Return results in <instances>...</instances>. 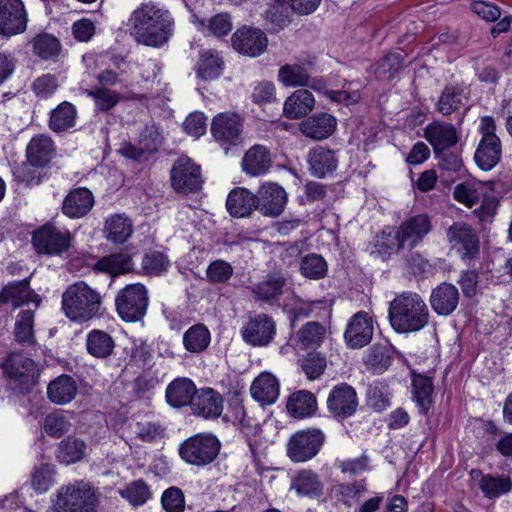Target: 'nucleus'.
Listing matches in <instances>:
<instances>
[{
    "label": "nucleus",
    "mask_w": 512,
    "mask_h": 512,
    "mask_svg": "<svg viewBox=\"0 0 512 512\" xmlns=\"http://www.w3.org/2000/svg\"><path fill=\"white\" fill-rule=\"evenodd\" d=\"M389 321L397 333L417 332L428 324L429 310L419 294L403 292L390 302Z\"/></svg>",
    "instance_id": "f257e3e1"
},
{
    "label": "nucleus",
    "mask_w": 512,
    "mask_h": 512,
    "mask_svg": "<svg viewBox=\"0 0 512 512\" xmlns=\"http://www.w3.org/2000/svg\"><path fill=\"white\" fill-rule=\"evenodd\" d=\"M102 296L85 282L79 281L67 287L62 294L61 307L72 322L82 324L99 314Z\"/></svg>",
    "instance_id": "f03ea898"
},
{
    "label": "nucleus",
    "mask_w": 512,
    "mask_h": 512,
    "mask_svg": "<svg viewBox=\"0 0 512 512\" xmlns=\"http://www.w3.org/2000/svg\"><path fill=\"white\" fill-rule=\"evenodd\" d=\"M99 496L88 482L75 481L58 491L55 510L58 512H97Z\"/></svg>",
    "instance_id": "7ed1b4c3"
},
{
    "label": "nucleus",
    "mask_w": 512,
    "mask_h": 512,
    "mask_svg": "<svg viewBox=\"0 0 512 512\" xmlns=\"http://www.w3.org/2000/svg\"><path fill=\"white\" fill-rule=\"evenodd\" d=\"M128 22L138 32H171L175 24L170 11L156 2L142 3L131 13Z\"/></svg>",
    "instance_id": "20e7f679"
},
{
    "label": "nucleus",
    "mask_w": 512,
    "mask_h": 512,
    "mask_svg": "<svg viewBox=\"0 0 512 512\" xmlns=\"http://www.w3.org/2000/svg\"><path fill=\"white\" fill-rule=\"evenodd\" d=\"M221 443L209 433H198L183 441L179 447L180 457L188 464L206 466L218 456Z\"/></svg>",
    "instance_id": "39448f33"
},
{
    "label": "nucleus",
    "mask_w": 512,
    "mask_h": 512,
    "mask_svg": "<svg viewBox=\"0 0 512 512\" xmlns=\"http://www.w3.org/2000/svg\"><path fill=\"white\" fill-rule=\"evenodd\" d=\"M148 304V292L141 283L126 285L115 298L117 313L126 322L141 320L146 314Z\"/></svg>",
    "instance_id": "423d86ee"
},
{
    "label": "nucleus",
    "mask_w": 512,
    "mask_h": 512,
    "mask_svg": "<svg viewBox=\"0 0 512 512\" xmlns=\"http://www.w3.org/2000/svg\"><path fill=\"white\" fill-rule=\"evenodd\" d=\"M54 151V144L50 137L43 134L33 137L26 149L29 165L24 164L19 169L21 180L27 184L38 183L39 178L32 175L30 166L45 167L51 161Z\"/></svg>",
    "instance_id": "0eeeda50"
},
{
    "label": "nucleus",
    "mask_w": 512,
    "mask_h": 512,
    "mask_svg": "<svg viewBox=\"0 0 512 512\" xmlns=\"http://www.w3.org/2000/svg\"><path fill=\"white\" fill-rule=\"evenodd\" d=\"M324 442V434L319 429L302 430L295 433L287 444V455L295 463L314 458Z\"/></svg>",
    "instance_id": "6e6552de"
},
{
    "label": "nucleus",
    "mask_w": 512,
    "mask_h": 512,
    "mask_svg": "<svg viewBox=\"0 0 512 512\" xmlns=\"http://www.w3.org/2000/svg\"><path fill=\"white\" fill-rule=\"evenodd\" d=\"M172 188L182 194L198 191L202 187L201 168L187 156L179 157L170 172Z\"/></svg>",
    "instance_id": "1a4fd4ad"
},
{
    "label": "nucleus",
    "mask_w": 512,
    "mask_h": 512,
    "mask_svg": "<svg viewBox=\"0 0 512 512\" xmlns=\"http://www.w3.org/2000/svg\"><path fill=\"white\" fill-rule=\"evenodd\" d=\"M71 238L69 230L46 224L34 233L33 245L39 253L58 255L69 248Z\"/></svg>",
    "instance_id": "9d476101"
},
{
    "label": "nucleus",
    "mask_w": 512,
    "mask_h": 512,
    "mask_svg": "<svg viewBox=\"0 0 512 512\" xmlns=\"http://www.w3.org/2000/svg\"><path fill=\"white\" fill-rule=\"evenodd\" d=\"M448 243L463 259H472L479 252V239L471 225L465 222L453 223L446 232Z\"/></svg>",
    "instance_id": "9b49d317"
},
{
    "label": "nucleus",
    "mask_w": 512,
    "mask_h": 512,
    "mask_svg": "<svg viewBox=\"0 0 512 512\" xmlns=\"http://www.w3.org/2000/svg\"><path fill=\"white\" fill-rule=\"evenodd\" d=\"M432 230L431 219L426 214L412 216L401 223L396 231L401 249L418 246Z\"/></svg>",
    "instance_id": "f8f14e48"
},
{
    "label": "nucleus",
    "mask_w": 512,
    "mask_h": 512,
    "mask_svg": "<svg viewBox=\"0 0 512 512\" xmlns=\"http://www.w3.org/2000/svg\"><path fill=\"white\" fill-rule=\"evenodd\" d=\"M358 397L355 389L342 383L331 389L327 398V408L334 417L345 419L351 417L357 410Z\"/></svg>",
    "instance_id": "ddd939ff"
},
{
    "label": "nucleus",
    "mask_w": 512,
    "mask_h": 512,
    "mask_svg": "<svg viewBox=\"0 0 512 512\" xmlns=\"http://www.w3.org/2000/svg\"><path fill=\"white\" fill-rule=\"evenodd\" d=\"M374 333L372 317L365 311H359L348 321L344 340L348 347L359 349L370 343Z\"/></svg>",
    "instance_id": "4468645a"
},
{
    "label": "nucleus",
    "mask_w": 512,
    "mask_h": 512,
    "mask_svg": "<svg viewBox=\"0 0 512 512\" xmlns=\"http://www.w3.org/2000/svg\"><path fill=\"white\" fill-rule=\"evenodd\" d=\"M275 332V322L267 314H259L250 318L241 329L243 340L253 346L269 344Z\"/></svg>",
    "instance_id": "2eb2a0df"
},
{
    "label": "nucleus",
    "mask_w": 512,
    "mask_h": 512,
    "mask_svg": "<svg viewBox=\"0 0 512 512\" xmlns=\"http://www.w3.org/2000/svg\"><path fill=\"white\" fill-rule=\"evenodd\" d=\"M27 22L21 0H0V32H25Z\"/></svg>",
    "instance_id": "dca6fc26"
},
{
    "label": "nucleus",
    "mask_w": 512,
    "mask_h": 512,
    "mask_svg": "<svg viewBox=\"0 0 512 512\" xmlns=\"http://www.w3.org/2000/svg\"><path fill=\"white\" fill-rule=\"evenodd\" d=\"M257 210L264 216L277 217L287 204L286 191L275 183L262 185L259 190Z\"/></svg>",
    "instance_id": "f3484780"
},
{
    "label": "nucleus",
    "mask_w": 512,
    "mask_h": 512,
    "mask_svg": "<svg viewBox=\"0 0 512 512\" xmlns=\"http://www.w3.org/2000/svg\"><path fill=\"white\" fill-rule=\"evenodd\" d=\"M162 144V136L155 125L145 126L140 133L138 145H127L122 149L123 155L133 160H142L157 151Z\"/></svg>",
    "instance_id": "a211bd4d"
},
{
    "label": "nucleus",
    "mask_w": 512,
    "mask_h": 512,
    "mask_svg": "<svg viewBox=\"0 0 512 512\" xmlns=\"http://www.w3.org/2000/svg\"><path fill=\"white\" fill-rule=\"evenodd\" d=\"M211 132L222 145L236 144L241 132L240 118L233 113H220L213 119Z\"/></svg>",
    "instance_id": "6ab92c4d"
},
{
    "label": "nucleus",
    "mask_w": 512,
    "mask_h": 512,
    "mask_svg": "<svg viewBox=\"0 0 512 512\" xmlns=\"http://www.w3.org/2000/svg\"><path fill=\"white\" fill-rule=\"evenodd\" d=\"M94 205V196L87 188L71 190L64 198L62 212L71 219H79L89 213Z\"/></svg>",
    "instance_id": "aec40b11"
},
{
    "label": "nucleus",
    "mask_w": 512,
    "mask_h": 512,
    "mask_svg": "<svg viewBox=\"0 0 512 512\" xmlns=\"http://www.w3.org/2000/svg\"><path fill=\"white\" fill-rule=\"evenodd\" d=\"M197 389L194 382L186 377H179L168 384L165 397L167 403L174 408L192 406Z\"/></svg>",
    "instance_id": "412c9836"
},
{
    "label": "nucleus",
    "mask_w": 512,
    "mask_h": 512,
    "mask_svg": "<svg viewBox=\"0 0 512 512\" xmlns=\"http://www.w3.org/2000/svg\"><path fill=\"white\" fill-rule=\"evenodd\" d=\"M192 410L204 418H218L223 411V398L212 388L197 391L191 406Z\"/></svg>",
    "instance_id": "4be33fe9"
},
{
    "label": "nucleus",
    "mask_w": 512,
    "mask_h": 512,
    "mask_svg": "<svg viewBox=\"0 0 512 512\" xmlns=\"http://www.w3.org/2000/svg\"><path fill=\"white\" fill-rule=\"evenodd\" d=\"M458 303L459 292L453 284L444 282L432 290L430 304L438 315H450L457 308Z\"/></svg>",
    "instance_id": "5701e85b"
},
{
    "label": "nucleus",
    "mask_w": 512,
    "mask_h": 512,
    "mask_svg": "<svg viewBox=\"0 0 512 512\" xmlns=\"http://www.w3.org/2000/svg\"><path fill=\"white\" fill-rule=\"evenodd\" d=\"M78 394L76 380L67 374H62L52 380L47 386L48 399L55 405H66L73 401Z\"/></svg>",
    "instance_id": "b1692460"
},
{
    "label": "nucleus",
    "mask_w": 512,
    "mask_h": 512,
    "mask_svg": "<svg viewBox=\"0 0 512 512\" xmlns=\"http://www.w3.org/2000/svg\"><path fill=\"white\" fill-rule=\"evenodd\" d=\"M258 197L243 187L233 189L226 201L229 214L233 217H247L257 209Z\"/></svg>",
    "instance_id": "393cba45"
},
{
    "label": "nucleus",
    "mask_w": 512,
    "mask_h": 512,
    "mask_svg": "<svg viewBox=\"0 0 512 512\" xmlns=\"http://www.w3.org/2000/svg\"><path fill=\"white\" fill-rule=\"evenodd\" d=\"M336 119L328 113H318L300 123V131L314 140H322L330 136L336 128Z\"/></svg>",
    "instance_id": "a878e982"
},
{
    "label": "nucleus",
    "mask_w": 512,
    "mask_h": 512,
    "mask_svg": "<svg viewBox=\"0 0 512 512\" xmlns=\"http://www.w3.org/2000/svg\"><path fill=\"white\" fill-rule=\"evenodd\" d=\"M308 164L311 173L319 178L332 174L338 166L335 152L323 146H317L308 154Z\"/></svg>",
    "instance_id": "bb28decb"
},
{
    "label": "nucleus",
    "mask_w": 512,
    "mask_h": 512,
    "mask_svg": "<svg viewBox=\"0 0 512 512\" xmlns=\"http://www.w3.org/2000/svg\"><path fill=\"white\" fill-rule=\"evenodd\" d=\"M426 140L433 146L435 153L454 146L458 141L455 128L450 124L435 122L424 131Z\"/></svg>",
    "instance_id": "cd10ccee"
},
{
    "label": "nucleus",
    "mask_w": 512,
    "mask_h": 512,
    "mask_svg": "<svg viewBox=\"0 0 512 512\" xmlns=\"http://www.w3.org/2000/svg\"><path fill=\"white\" fill-rule=\"evenodd\" d=\"M4 370L9 378L20 380L24 384L33 382L36 373L34 361L19 353L8 356L4 363Z\"/></svg>",
    "instance_id": "c85d7f7f"
},
{
    "label": "nucleus",
    "mask_w": 512,
    "mask_h": 512,
    "mask_svg": "<svg viewBox=\"0 0 512 512\" xmlns=\"http://www.w3.org/2000/svg\"><path fill=\"white\" fill-rule=\"evenodd\" d=\"M251 396L262 405L273 404L279 396V383L271 373H261L252 382L250 387Z\"/></svg>",
    "instance_id": "c756f323"
},
{
    "label": "nucleus",
    "mask_w": 512,
    "mask_h": 512,
    "mask_svg": "<svg viewBox=\"0 0 512 512\" xmlns=\"http://www.w3.org/2000/svg\"><path fill=\"white\" fill-rule=\"evenodd\" d=\"M103 231L109 242L123 244L132 236L134 226L125 214H113L106 219Z\"/></svg>",
    "instance_id": "7c9ffc66"
},
{
    "label": "nucleus",
    "mask_w": 512,
    "mask_h": 512,
    "mask_svg": "<svg viewBox=\"0 0 512 512\" xmlns=\"http://www.w3.org/2000/svg\"><path fill=\"white\" fill-rule=\"evenodd\" d=\"M502 146L500 139H481L474 154L477 166L483 171H490L501 160Z\"/></svg>",
    "instance_id": "2f4dec72"
},
{
    "label": "nucleus",
    "mask_w": 512,
    "mask_h": 512,
    "mask_svg": "<svg viewBox=\"0 0 512 512\" xmlns=\"http://www.w3.org/2000/svg\"><path fill=\"white\" fill-rule=\"evenodd\" d=\"M314 104L315 99L310 91L296 90L285 100L283 112L289 119H298L311 112Z\"/></svg>",
    "instance_id": "473e14b6"
},
{
    "label": "nucleus",
    "mask_w": 512,
    "mask_h": 512,
    "mask_svg": "<svg viewBox=\"0 0 512 512\" xmlns=\"http://www.w3.org/2000/svg\"><path fill=\"white\" fill-rule=\"evenodd\" d=\"M271 165L269 151L261 145L251 147L243 157V170L251 175L258 176L268 171Z\"/></svg>",
    "instance_id": "72a5a7b5"
},
{
    "label": "nucleus",
    "mask_w": 512,
    "mask_h": 512,
    "mask_svg": "<svg viewBox=\"0 0 512 512\" xmlns=\"http://www.w3.org/2000/svg\"><path fill=\"white\" fill-rule=\"evenodd\" d=\"M231 42L237 52L250 57L259 56L268 45L266 34H233Z\"/></svg>",
    "instance_id": "f704fd0d"
},
{
    "label": "nucleus",
    "mask_w": 512,
    "mask_h": 512,
    "mask_svg": "<svg viewBox=\"0 0 512 512\" xmlns=\"http://www.w3.org/2000/svg\"><path fill=\"white\" fill-rule=\"evenodd\" d=\"M287 410L294 418L310 417L317 410V400L311 392L300 390L289 397Z\"/></svg>",
    "instance_id": "c9c22d12"
},
{
    "label": "nucleus",
    "mask_w": 512,
    "mask_h": 512,
    "mask_svg": "<svg viewBox=\"0 0 512 512\" xmlns=\"http://www.w3.org/2000/svg\"><path fill=\"white\" fill-rule=\"evenodd\" d=\"M115 343L111 335L105 331L94 329L86 336L87 352L99 359L109 357L114 350Z\"/></svg>",
    "instance_id": "e433bc0d"
},
{
    "label": "nucleus",
    "mask_w": 512,
    "mask_h": 512,
    "mask_svg": "<svg viewBox=\"0 0 512 512\" xmlns=\"http://www.w3.org/2000/svg\"><path fill=\"white\" fill-rule=\"evenodd\" d=\"M291 488L300 496L312 498L321 495L323 485L315 472L303 469L293 477Z\"/></svg>",
    "instance_id": "4c0bfd02"
},
{
    "label": "nucleus",
    "mask_w": 512,
    "mask_h": 512,
    "mask_svg": "<svg viewBox=\"0 0 512 512\" xmlns=\"http://www.w3.org/2000/svg\"><path fill=\"white\" fill-rule=\"evenodd\" d=\"M37 295L30 289L27 280L9 283L0 293V301L2 303H11L14 307H18L24 303L34 302Z\"/></svg>",
    "instance_id": "58836bf2"
},
{
    "label": "nucleus",
    "mask_w": 512,
    "mask_h": 512,
    "mask_svg": "<svg viewBox=\"0 0 512 512\" xmlns=\"http://www.w3.org/2000/svg\"><path fill=\"white\" fill-rule=\"evenodd\" d=\"M76 118V107L72 103L64 101L52 110L49 127L55 132H63L75 126Z\"/></svg>",
    "instance_id": "ea45409f"
},
{
    "label": "nucleus",
    "mask_w": 512,
    "mask_h": 512,
    "mask_svg": "<svg viewBox=\"0 0 512 512\" xmlns=\"http://www.w3.org/2000/svg\"><path fill=\"white\" fill-rule=\"evenodd\" d=\"M210 341V331L203 324H195L183 334V345L191 353L203 352L209 346Z\"/></svg>",
    "instance_id": "a19ab883"
},
{
    "label": "nucleus",
    "mask_w": 512,
    "mask_h": 512,
    "mask_svg": "<svg viewBox=\"0 0 512 512\" xmlns=\"http://www.w3.org/2000/svg\"><path fill=\"white\" fill-rule=\"evenodd\" d=\"M393 361V348L387 345H373L367 352L364 362L375 373L386 371Z\"/></svg>",
    "instance_id": "79ce46f5"
},
{
    "label": "nucleus",
    "mask_w": 512,
    "mask_h": 512,
    "mask_svg": "<svg viewBox=\"0 0 512 512\" xmlns=\"http://www.w3.org/2000/svg\"><path fill=\"white\" fill-rule=\"evenodd\" d=\"M512 488V480L510 477L501 475L494 476L491 474L483 475L479 480V489L488 499L498 498L508 493Z\"/></svg>",
    "instance_id": "37998d69"
},
{
    "label": "nucleus",
    "mask_w": 512,
    "mask_h": 512,
    "mask_svg": "<svg viewBox=\"0 0 512 512\" xmlns=\"http://www.w3.org/2000/svg\"><path fill=\"white\" fill-rule=\"evenodd\" d=\"M223 70V60L214 51H205L201 53L196 67V74L203 80H213L218 78Z\"/></svg>",
    "instance_id": "c03bdc74"
},
{
    "label": "nucleus",
    "mask_w": 512,
    "mask_h": 512,
    "mask_svg": "<svg viewBox=\"0 0 512 512\" xmlns=\"http://www.w3.org/2000/svg\"><path fill=\"white\" fill-rule=\"evenodd\" d=\"M285 283V279L279 274H270L262 281L253 285L252 292L258 299L269 301L282 294Z\"/></svg>",
    "instance_id": "a18cd8bd"
},
{
    "label": "nucleus",
    "mask_w": 512,
    "mask_h": 512,
    "mask_svg": "<svg viewBox=\"0 0 512 512\" xmlns=\"http://www.w3.org/2000/svg\"><path fill=\"white\" fill-rule=\"evenodd\" d=\"M318 92H323L327 95L332 101L335 102H343L346 105H351L357 103L361 96L359 89H353L352 83H349L347 87H344L343 90L340 91H332L326 90L325 85L321 80L311 78L309 76V84L307 85Z\"/></svg>",
    "instance_id": "49530a36"
},
{
    "label": "nucleus",
    "mask_w": 512,
    "mask_h": 512,
    "mask_svg": "<svg viewBox=\"0 0 512 512\" xmlns=\"http://www.w3.org/2000/svg\"><path fill=\"white\" fill-rule=\"evenodd\" d=\"M86 443L78 438L68 437L60 442L57 458L61 463L72 464L80 461L86 454Z\"/></svg>",
    "instance_id": "de8ad7c7"
},
{
    "label": "nucleus",
    "mask_w": 512,
    "mask_h": 512,
    "mask_svg": "<svg viewBox=\"0 0 512 512\" xmlns=\"http://www.w3.org/2000/svg\"><path fill=\"white\" fill-rule=\"evenodd\" d=\"M309 73L303 64H286L278 71V81L286 87L306 86Z\"/></svg>",
    "instance_id": "09e8293b"
},
{
    "label": "nucleus",
    "mask_w": 512,
    "mask_h": 512,
    "mask_svg": "<svg viewBox=\"0 0 512 512\" xmlns=\"http://www.w3.org/2000/svg\"><path fill=\"white\" fill-rule=\"evenodd\" d=\"M119 494L135 507L144 505L152 497L150 486L143 479L126 484Z\"/></svg>",
    "instance_id": "8fccbe9b"
},
{
    "label": "nucleus",
    "mask_w": 512,
    "mask_h": 512,
    "mask_svg": "<svg viewBox=\"0 0 512 512\" xmlns=\"http://www.w3.org/2000/svg\"><path fill=\"white\" fill-rule=\"evenodd\" d=\"M413 397L423 412L429 410L432 404L433 384L430 377L417 374L412 379Z\"/></svg>",
    "instance_id": "3c124183"
},
{
    "label": "nucleus",
    "mask_w": 512,
    "mask_h": 512,
    "mask_svg": "<svg viewBox=\"0 0 512 512\" xmlns=\"http://www.w3.org/2000/svg\"><path fill=\"white\" fill-rule=\"evenodd\" d=\"M326 335V328L319 322L306 323L297 333V340L302 348H316L321 345Z\"/></svg>",
    "instance_id": "603ef678"
},
{
    "label": "nucleus",
    "mask_w": 512,
    "mask_h": 512,
    "mask_svg": "<svg viewBox=\"0 0 512 512\" xmlns=\"http://www.w3.org/2000/svg\"><path fill=\"white\" fill-rule=\"evenodd\" d=\"M97 267L112 275L130 272L133 268L132 258L124 253L112 254L101 258Z\"/></svg>",
    "instance_id": "864d4df0"
},
{
    "label": "nucleus",
    "mask_w": 512,
    "mask_h": 512,
    "mask_svg": "<svg viewBox=\"0 0 512 512\" xmlns=\"http://www.w3.org/2000/svg\"><path fill=\"white\" fill-rule=\"evenodd\" d=\"M389 386L383 381H374L367 389V402L376 411H383L390 406Z\"/></svg>",
    "instance_id": "5fc2aeb1"
},
{
    "label": "nucleus",
    "mask_w": 512,
    "mask_h": 512,
    "mask_svg": "<svg viewBox=\"0 0 512 512\" xmlns=\"http://www.w3.org/2000/svg\"><path fill=\"white\" fill-rule=\"evenodd\" d=\"M337 499L348 507L357 504L366 492L364 480L354 483H342L335 487Z\"/></svg>",
    "instance_id": "6e6d98bb"
},
{
    "label": "nucleus",
    "mask_w": 512,
    "mask_h": 512,
    "mask_svg": "<svg viewBox=\"0 0 512 512\" xmlns=\"http://www.w3.org/2000/svg\"><path fill=\"white\" fill-rule=\"evenodd\" d=\"M170 261L159 251H149L142 258V271L145 275L158 276L168 270Z\"/></svg>",
    "instance_id": "4d7b16f0"
},
{
    "label": "nucleus",
    "mask_w": 512,
    "mask_h": 512,
    "mask_svg": "<svg viewBox=\"0 0 512 512\" xmlns=\"http://www.w3.org/2000/svg\"><path fill=\"white\" fill-rule=\"evenodd\" d=\"M33 321L34 313L32 310H22L15 323V338L20 343H33Z\"/></svg>",
    "instance_id": "13d9d810"
},
{
    "label": "nucleus",
    "mask_w": 512,
    "mask_h": 512,
    "mask_svg": "<svg viewBox=\"0 0 512 512\" xmlns=\"http://www.w3.org/2000/svg\"><path fill=\"white\" fill-rule=\"evenodd\" d=\"M465 99L466 97L463 94L462 90L454 87H447L442 92L438 100V110L443 115H449L458 108H460L464 104L463 101Z\"/></svg>",
    "instance_id": "bf43d9fd"
},
{
    "label": "nucleus",
    "mask_w": 512,
    "mask_h": 512,
    "mask_svg": "<svg viewBox=\"0 0 512 512\" xmlns=\"http://www.w3.org/2000/svg\"><path fill=\"white\" fill-rule=\"evenodd\" d=\"M34 52L43 59L55 57L60 52V42L52 34H37L33 42Z\"/></svg>",
    "instance_id": "052dcab7"
},
{
    "label": "nucleus",
    "mask_w": 512,
    "mask_h": 512,
    "mask_svg": "<svg viewBox=\"0 0 512 512\" xmlns=\"http://www.w3.org/2000/svg\"><path fill=\"white\" fill-rule=\"evenodd\" d=\"M300 271L307 278L320 279L327 271V264L320 255L310 254L302 258Z\"/></svg>",
    "instance_id": "680f3d73"
},
{
    "label": "nucleus",
    "mask_w": 512,
    "mask_h": 512,
    "mask_svg": "<svg viewBox=\"0 0 512 512\" xmlns=\"http://www.w3.org/2000/svg\"><path fill=\"white\" fill-rule=\"evenodd\" d=\"M231 415L229 416L235 425L239 426L242 432L246 434L254 433L257 430L259 422L256 418L250 416L246 408L239 402L231 406Z\"/></svg>",
    "instance_id": "e2e57ef3"
},
{
    "label": "nucleus",
    "mask_w": 512,
    "mask_h": 512,
    "mask_svg": "<svg viewBox=\"0 0 512 512\" xmlns=\"http://www.w3.org/2000/svg\"><path fill=\"white\" fill-rule=\"evenodd\" d=\"M68 417L61 411L50 413L45 417L44 430L50 436L59 438L70 429Z\"/></svg>",
    "instance_id": "0e129e2a"
},
{
    "label": "nucleus",
    "mask_w": 512,
    "mask_h": 512,
    "mask_svg": "<svg viewBox=\"0 0 512 512\" xmlns=\"http://www.w3.org/2000/svg\"><path fill=\"white\" fill-rule=\"evenodd\" d=\"M88 95L94 99L96 110L103 112L111 110L120 101V94L107 88H94Z\"/></svg>",
    "instance_id": "69168bd1"
},
{
    "label": "nucleus",
    "mask_w": 512,
    "mask_h": 512,
    "mask_svg": "<svg viewBox=\"0 0 512 512\" xmlns=\"http://www.w3.org/2000/svg\"><path fill=\"white\" fill-rule=\"evenodd\" d=\"M133 432L143 442H156L164 435V429L159 423L148 420L137 422Z\"/></svg>",
    "instance_id": "338daca9"
},
{
    "label": "nucleus",
    "mask_w": 512,
    "mask_h": 512,
    "mask_svg": "<svg viewBox=\"0 0 512 512\" xmlns=\"http://www.w3.org/2000/svg\"><path fill=\"white\" fill-rule=\"evenodd\" d=\"M161 504L166 512H184L185 497L178 487H169L161 497Z\"/></svg>",
    "instance_id": "774afa93"
}]
</instances>
